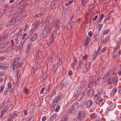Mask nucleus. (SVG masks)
Here are the masks:
<instances>
[{"instance_id": "obj_38", "label": "nucleus", "mask_w": 121, "mask_h": 121, "mask_svg": "<svg viewBox=\"0 0 121 121\" xmlns=\"http://www.w3.org/2000/svg\"><path fill=\"white\" fill-rule=\"evenodd\" d=\"M6 47L4 43H2L0 44V48L3 49Z\"/></svg>"}, {"instance_id": "obj_8", "label": "nucleus", "mask_w": 121, "mask_h": 121, "mask_svg": "<svg viewBox=\"0 0 121 121\" xmlns=\"http://www.w3.org/2000/svg\"><path fill=\"white\" fill-rule=\"evenodd\" d=\"M12 104H8L5 107L4 112H6L8 110L9 111L11 109V107L12 106Z\"/></svg>"}, {"instance_id": "obj_61", "label": "nucleus", "mask_w": 121, "mask_h": 121, "mask_svg": "<svg viewBox=\"0 0 121 121\" xmlns=\"http://www.w3.org/2000/svg\"><path fill=\"white\" fill-rule=\"evenodd\" d=\"M85 83L84 82H82L81 84L80 85V87H83L84 86V85L85 84Z\"/></svg>"}, {"instance_id": "obj_15", "label": "nucleus", "mask_w": 121, "mask_h": 121, "mask_svg": "<svg viewBox=\"0 0 121 121\" xmlns=\"http://www.w3.org/2000/svg\"><path fill=\"white\" fill-rule=\"evenodd\" d=\"M83 63V61L81 60L78 62V65L77 69L79 70L82 67Z\"/></svg>"}, {"instance_id": "obj_60", "label": "nucleus", "mask_w": 121, "mask_h": 121, "mask_svg": "<svg viewBox=\"0 0 121 121\" xmlns=\"http://www.w3.org/2000/svg\"><path fill=\"white\" fill-rule=\"evenodd\" d=\"M117 73L119 75H121V68L120 69L118 70Z\"/></svg>"}, {"instance_id": "obj_27", "label": "nucleus", "mask_w": 121, "mask_h": 121, "mask_svg": "<svg viewBox=\"0 0 121 121\" xmlns=\"http://www.w3.org/2000/svg\"><path fill=\"white\" fill-rule=\"evenodd\" d=\"M90 40V38L88 36H87L86 37L84 43H85V44H86V43H88L89 42Z\"/></svg>"}, {"instance_id": "obj_28", "label": "nucleus", "mask_w": 121, "mask_h": 121, "mask_svg": "<svg viewBox=\"0 0 121 121\" xmlns=\"http://www.w3.org/2000/svg\"><path fill=\"white\" fill-rule=\"evenodd\" d=\"M14 20H15V24H14L15 25L18 24L21 22V20L20 19H18L17 18L14 19Z\"/></svg>"}, {"instance_id": "obj_2", "label": "nucleus", "mask_w": 121, "mask_h": 121, "mask_svg": "<svg viewBox=\"0 0 121 121\" xmlns=\"http://www.w3.org/2000/svg\"><path fill=\"white\" fill-rule=\"evenodd\" d=\"M78 107V103H76L71 106L67 110V112L71 113H73L76 112Z\"/></svg>"}, {"instance_id": "obj_63", "label": "nucleus", "mask_w": 121, "mask_h": 121, "mask_svg": "<svg viewBox=\"0 0 121 121\" xmlns=\"http://www.w3.org/2000/svg\"><path fill=\"white\" fill-rule=\"evenodd\" d=\"M104 15L103 14H102L101 15L100 18L99 19V20L100 21H101L103 18L104 17Z\"/></svg>"}, {"instance_id": "obj_45", "label": "nucleus", "mask_w": 121, "mask_h": 121, "mask_svg": "<svg viewBox=\"0 0 121 121\" xmlns=\"http://www.w3.org/2000/svg\"><path fill=\"white\" fill-rule=\"evenodd\" d=\"M18 10H20V12L21 13H22L24 11V8L20 7L18 9Z\"/></svg>"}, {"instance_id": "obj_62", "label": "nucleus", "mask_w": 121, "mask_h": 121, "mask_svg": "<svg viewBox=\"0 0 121 121\" xmlns=\"http://www.w3.org/2000/svg\"><path fill=\"white\" fill-rule=\"evenodd\" d=\"M60 108V106H58L56 108V110H55V112H57L58 110H59Z\"/></svg>"}, {"instance_id": "obj_36", "label": "nucleus", "mask_w": 121, "mask_h": 121, "mask_svg": "<svg viewBox=\"0 0 121 121\" xmlns=\"http://www.w3.org/2000/svg\"><path fill=\"white\" fill-rule=\"evenodd\" d=\"M97 117L96 114H93L90 116L91 118V119H94L95 118Z\"/></svg>"}, {"instance_id": "obj_5", "label": "nucleus", "mask_w": 121, "mask_h": 121, "mask_svg": "<svg viewBox=\"0 0 121 121\" xmlns=\"http://www.w3.org/2000/svg\"><path fill=\"white\" fill-rule=\"evenodd\" d=\"M60 98L59 96H57L55 97L54 99L53 103V105L54 106L57 104V103L60 101Z\"/></svg>"}, {"instance_id": "obj_26", "label": "nucleus", "mask_w": 121, "mask_h": 121, "mask_svg": "<svg viewBox=\"0 0 121 121\" xmlns=\"http://www.w3.org/2000/svg\"><path fill=\"white\" fill-rule=\"evenodd\" d=\"M39 22H37L35 23V27H34V28L31 29V31L32 32L33 31H34L35 29H36L38 28Z\"/></svg>"}, {"instance_id": "obj_51", "label": "nucleus", "mask_w": 121, "mask_h": 121, "mask_svg": "<svg viewBox=\"0 0 121 121\" xmlns=\"http://www.w3.org/2000/svg\"><path fill=\"white\" fill-rule=\"evenodd\" d=\"M5 86L4 85L3 86L1 87L0 89V93H1L3 91L4 89V88Z\"/></svg>"}, {"instance_id": "obj_55", "label": "nucleus", "mask_w": 121, "mask_h": 121, "mask_svg": "<svg viewBox=\"0 0 121 121\" xmlns=\"http://www.w3.org/2000/svg\"><path fill=\"white\" fill-rule=\"evenodd\" d=\"M7 9H3L1 10L0 12L2 13L3 14L5 13L7 11Z\"/></svg>"}, {"instance_id": "obj_54", "label": "nucleus", "mask_w": 121, "mask_h": 121, "mask_svg": "<svg viewBox=\"0 0 121 121\" xmlns=\"http://www.w3.org/2000/svg\"><path fill=\"white\" fill-rule=\"evenodd\" d=\"M109 76V73H106L105 74L103 77L104 79H106V78Z\"/></svg>"}, {"instance_id": "obj_10", "label": "nucleus", "mask_w": 121, "mask_h": 121, "mask_svg": "<svg viewBox=\"0 0 121 121\" xmlns=\"http://www.w3.org/2000/svg\"><path fill=\"white\" fill-rule=\"evenodd\" d=\"M84 95V93L83 91H80L77 95V99L79 100H80L83 97Z\"/></svg>"}, {"instance_id": "obj_59", "label": "nucleus", "mask_w": 121, "mask_h": 121, "mask_svg": "<svg viewBox=\"0 0 121 121\" xmlns=\"http://www.w3.org/2000/svg\"><path fill=\"white\" fill-rule=\"evenodd\" d=\"M58 63L59 66L61 65L62 63L61 60H59L58 61Z\"/></svg>"}, {"instance_id": "obj_30", "label": "nucleus", "mask_w": 121, "mask_h": 121, "mask_svg": "<svg viewBox=\"0 0 121 121\" xmlns=\"http://www.w3.org/2000/svg\"><path fill=\"white\" fill-rule=\"evenodd\" d=\"M36 56L38 57H39L41 54V52L39 50H38L37 51H36Z\"/></svg>"}, {"instance_id": "obj_57", "label": "nucleus", "mask_w": 121, "mask_h": 121, "mask_svg": "<svg viewBox=\"0 0 121 121\" xmlns=\"http://www.w3.org/2000/svg\"><path fill=\"white\" fill-rule=\"evenodd\" d=\"M31 47V44L29 43L28 44H27L26 47V48H27L29 49H30V48Z\"/></svg>"}, {"instance_id": "obj_23", "label": "nucleus", "mask_w": 121, "mask_h": 121, "mask_svg": "<svg viewBox=\"0 0 121 121\" xmlns=\"http://www.w3.org/2000/svg\"><path fill=\"white\" fill-rule=\"evenodd\" d=\"M56 117V114L55 113L54 114L52 115L49 121H53L55 118Z\"/></svg>"}, {"instance_id": "obj_14", "label": "nucleus", "mask_w": 121, "mask_h": 121, "mask_svg": "<svg viewBox=\"0 0 121 121\" xmlns=\"http://www.w3.org/2000/svg\"><path fill=\"white\" fill-rule=\"evenodd\" d=\"M113 78L112 76L110 77L107 79L108 83V84L111 85L112 82Z\"/></svg>"}, {"instance_id": "obj_4", "label": "nucleus", "mask_w": 121, "mask_h": 121, "mask_svg": "<svg viewBox=\"0 0 121 121\" xmlns=\"http://www.w3.org/2000/svg\"><path fill=\"white\" fill-rule=\"evenodd\" d=\"M60 24V21L58 18L56 19V21L54 23H52L51 26H54V27L56 29V30H58L59 28V25Z\"/></svg>"}, {"instance_id": "obj_24", "label": "nucleus", "mask_w": 121, "mask_h": 121, "mask_svg": "<svg viewBox=\"0 0 121 121\" xmlns=\"http://www.w3.org/2000/svg\"><path fill=\"white\" fill-rule=\"evenodd\" d=\"M20 71L19 69H17L16 70L17 77V78L19 79L20 77Z\"/></svg>"}, {"instance_id": "obj_47", "label": "nucleus", "mask_w": 121, "mask_h": 121, "mask_svg": "<svg viewBox=\"0 0 121 121\" xmlns=\"http://www.w3.org/2000/svg\"><path fill=\"white\" fill-rule=\"evenodd\" d=\"M6 39V37L4 36L1 37L0 38V41H4L5 39Z\"/></svg>"}, {"instance_id": "obj_21", "label": "nucleus", "mask_w": 121, "mask_h": 121, "mask_svg": "<svg viewBox=\"0 0 121 121\" xmlns=\"http://www.w3.org/2000/svg\"><path fill=\"white\" fill-rule=\"evenodd\" d=\"M12 48V47L10 46H9L5 50V52H8L11 51L12 50H14L15 49V48Z\"/></svg>"}, {"instance_id": "obj_17", "label": "nucleus", "mask_w": 121, "mask_h": 121, "mask_svg": "<svg viewBox=\"0 0 121 121\" xmlns=\"http://www.w3.org/2000/svg\"><path fill=\"white\" fill-rule=\"evenodd\" d=\"M37 36V34L35 33L33 35L32 37L30 39L31 41L34 42L36 40Z\"/></svg>"}, {"instance_id": "obj_35", "label": "nucleus", "mask_w": 121, "mask_h": 121, "mask_svg": "<svg viewBox=\"0 0 121 121\" xmlns=\"http://www.w3.org/2000/svg\"><path fill=\"white\" fill-rule=\"evenodd\" d=\"M108 37H107L105 39L104 41L102 40L101 41V43H103L104 44V43H107V42L108 41Z\"/></svg>"}, {"instance_id": "obj_22", "label": "nucleus", "mask_w": 121, "mask_h": 121, "mask_svg": "<svg viewBox=\"0 0 121 121\" xmlns=\"http://www.w3.org/2000/svg\"><path fill=\"white\" fill-rule=\"evenodd\" d=\"M118 82V78L117 76H115L113 78V84L114 85H116Z\"/></svg>"}, {"instance_id": "obj_19", "label": "nucleus", "mask_w": 121, "mask_h": 121, "mask_svg": "<svg viewBox=\"0 0 121 121\" xmlns=\"http://www.w3.org/2000/svg\"><path fill=\"white\" fill-rule=\"evenodd\" d=\"M116 105L115 104H113L112 105H109L108 107L107 110L108 111L111 110L115 107Z\"/></svg>"}, {"instance_id": "obj_34", "label": "nucleus", "mask_w": 121, "mask_h": 121, "mask_svg": "<svg viewBox=\"0 0 121 121\" xmlns=\"http://www.w3.org/2000/svg\"><path fill=\"white\" fill-rule=\"evenodd\" d=\"M52 39L55 38L56 37L55 32L53 30L52 31Z\"/></svg>"}, {"instance_id": "obj_37", "label": "nucleus", "mask_w": 121, "mask_h": 121, "mask_svg": "<svg viewBox=\"0 0 121 121\" xmlns=\"http://www.w3.org/2000/svg\"><path fill=\"white\" fill-rule=\"evenodd\" d=\"M52 23H51L50 24V26H48L47 27V29H48V32H50V30L51 29L52 27H54V26H51Z\"/></svg>"}, {"instance_id": "obj_20", "label": "nucleus", "mask_w": 121, "mask_h": 121, "mask_svg": "<svg viewBox=\"0 0 121 121\" xmlns=\"http://www.w3.org/2000/svg\"><path fill=\"white\" fill-rule=\"evenodd\" d=\"M73 23L69 22L67 26V28L68 30L71 29L72 28V26L73 25Z\"/></svg>"}, {"instance_id": "obj_3", "label": "nucleus", "mask_w": 121, "mask_h": 121, "mask_svg": "<svg viewBox=\"0 0 121 121\" xmlns=\"http://www.w3.org/2000/svg\"><path fill=\"white\" fill-rule=\"evenodd\" d=\"M99 77L97 78V80L95 81V79L93 78H91L89 80V83L88 85V87L89 88H91L93 86L94 83V85L95 86L98 83L99 81Z\"/></svg>"}, {"instance_id": "obj_56", "label": "nucleus", "mask_w": 121, "mask_h": 121, "mask_svg": "<svg viewBox=\"0 0 121 121\" xmlns=\"http://www.w3.org/2000/svg\"><path fill=\"white\" fill-rule=\"evenodd\" d=\"M77 63V62H76L75 61L72 64H71V66L73 68L75 65H76Z\"/></svg>"}, {"instance_id": "obj_50", "label": "nucleus", "mask_w": 121, "mask_h": 121, "mask_svg": "<svg viewBox=\"0 0 121 121\" xmlns=\"http://www.w3.org/2000/svg\"><path fill=\"white\" fill-rule=\"evenodd\" d=\"M109 31V29H107L104 31L103 33L104 35H106L108 33Z\"/></svg>"}, {"instance_id": "obj_18", "label": "nucleus", "mask_w": 121, "mask_h": 121, "mask_svg": "<svg viewBox=\"0 0 121 121\" xmlns=\"http://www.w3.org/2000/svg\"><path fill=\"white\" fill-rule=\"evenodd\" d=\"M92 104V101L90 100L88 101L86 104V106L87 108L90 107L91 105Z\"/></svg>"}, {"instance_id": "obj_64", "label": "nucleus", "mask_w": 121, "mask_h": 121, "mask_svg": "<svg viewBox=\"0 0 121 121\" xmlns=\"http://www.w3.org/2000/svg\"><path fill=\"white\" fill-rule=\"evenodd\" d=\"M4 43L5 44V45L6 46V47L9 44V41H7Z\"/></svg>"}, {"instance_id": "obj_31", "label": "nucleus", "mask_w": 121, "mask_h": 121, "mask_svg": "<svg viewBox=\"0 0 121 121\" xmlns=\"http://www.w3.org/2000/svg\"><path fill=\"white\" fill-rule=\"evenodd\" d=\"M63 55L61 53H59L57 56L58 60H62V59Z\"/></svg>"}, {"instance_id": "obj_29", "label": "nucleus", "mask_w": 121, "mask_h": 121, "mask_svg": "<svg viewBox=\"0 0 121 121\" xmlns=\"http://www.w3.org/2000/svg\"><path fill=\"white\" fill-rule=\"evenodd\" d=\"M104 99H100L99 101V105H101V106H103V105L104 104Z\"/></svg>"}, {"instance_id": "obj_49", "label": "nucleus", "mask_w": 121, "mask_h": 121, "mask_svg": "<svg viewBox=\"0 0 121 121\" xmlns=\"http://www.w3.org/2000/svg\"><path fill=\"white\" fill-rule=\"evenodd\" d=\"M11 46H10L12 47H13L14 46V42L13 41V40L12 39H11Z\"/></svg>"}, {"instance_id": "obj_13", "label": "nucleus", "mask_w": 121, "mask_h": 121, "mask_svg": "<svg viewBox=\"0 0 121 121\" xmlns=\"http://www.w3.org/2000/svg\"><path fill=\"white\" fill-rule=\"evenodd\" d=\"M117 91V89L116 88V87H115L110 93V96L111 97H113L114 96Z\"/></svg>"}, {"instance_id": "obj_6", "label": "nucleus", "mask_w": 121, "mask_h": 121, "mask_svg": "<svg viewBox=\"0 0 121 121\" xmlns=\"http://www.w3.org/2000/svg\"><path fill=\"white\" fill-rule=\"evenodd\" d=\"M15 24V20L14 18H13L10 19L7 24L6 26L7 27L10 26L13 24Z\"/></svg>"}, {"instance_id": "obj_40", "label": "nucleus", "mask_w": 121, "mask_h": 121, "mask_svg": "<svg viewBox=\"0 0 121 121\" xmlns=\"http://www.w3.org/2000/svg\"><path fill=\"white\" fill-rule=\"evenodd\" d=\"M98 54L99 53H98V52H97L96 51L95 53H94L93 54V60H95V58L97 56Z\"/></svg>"}, {"instance_id": "obj_58", "label": "nucleus", "mask_w": 121, "mask_h": 121, "mask_svg": "<svg viewBox=\"0 0 121 121\" xmlns=\"http://www.w3.org/2000/svg\"><path fill=\"white\" fill-rule=\"evenodd\" d=\"M45 23V22L43 21H42L41 22H40L39 24L41 26H43Z\"/></svg>"}, {"instance_id": "obj_32", "label": "nucleus", "mask_w": 121, "mask_h": 121, "mask_svg": "<svg viewBox=\"0 0 121 121\" xmlns=\"http://www.w3.org/2000/svg\"><path fill=\"white\" fill-rule=\"evenodd\" d=\"M100 97V95L98 94L94 95V98L95 100H98Z\"/></svg>"}, {"instance_id": "obj_52", "label": "nucleus", "mask_w": 121, "mask_h": 121, "mask_svg": "<svg viewBox=\"0 0 121 121\" xmlns=\"http://www.w3.org/2000/svg\"><path fill=\"white\" fill-rule=\"evenodd\" d=\"M14 41L15 42V43L16 44H18L19 40L17 38H15L14 39Z\"/></svg>"}, {"instance_id": "obj_25", "label": "nucleus", "mask_w": 121, "mask_h": 121, "mask_svg": "<svg viewBox=\"0 0 121 121\" xmlns=\"http://www.w3.org/2000/svg\"><path fill=\"white\" fill-rule=\"evenodd\" d=\"M67 116L65 115L62 118L60 121H67Z\"/></svg>"}, {"instance_id": "obj_11", "label": "nucleus", "mask_w": 121, "mask_h": 121, "mask_svg": "<svg viewBox=\"0 0 121 121\" xmlns=\"http://www.w3.org/2000/svg\"><path fill=\"white\" fill-rule=\"evenodd\" d=\"M8 66L7 65L3 63H0V69L5 70L8 69Z\"/></svg>"}, {"instance_id": "obj_48", "label": "nucleus", "mask_w": 121, "mask_h": 121, "mask_svg": "<svg viewBox=\"0 0 121 121\" xmlns=\"http://www.w3.org/2000/svg\"><path fill=\"white\" fill-rule=\"evenodd\" d=\"M103 26V25L102 24H100L98 26V31H99L102 28V27Z\"/></svg>"}, {"instance_id": "obj_39", "label": "nucleus", "mask_w": 121, "mask_h": 121, "mask_svg": "<svg viewBox=\"0 0 121 121\" xmlns=\"http://www.w3.org/2000/svg\"><path fill=\"white\" fill-rule=\"evenodd\" d=\"M24 45V43H21L19 45V48L20 51H21L22 50L23 48V46Z\"/></svg>"}, {"instance_id": "obj_7", "label": "nucleus", "mask_w": 121, "mask_h": 121, "mask_svg": "<svg viewBox=\"0 0 121 121\" xmlns=\"http://www.w3.org/2000/svg\"><path fill=\"white\" fill-rule=\"evenodd\" d=\"M94 95L93 89L92 88L90 89L88 91L87 95L89 97H92Z\"/></svg>"}, {"instance_id": "obj_44", "label": "nucleus", "mask_w": 121, "mask_h": 121, "mask_svg": "<svg viewBox=\"0 0 121 121\" xmlns=\"http://www.w3.org/2000/svg\"><path fill=\"white\" fill-rule=\"evenodd\" d=\"M68 84V81H65L64 82L63 84V86L66 87V86Z\"/></svg>"}, {"instance_id": "obj_43", "label": "nucleus", "mask_w": 121, "mask_h": 121, "mask_svg": "<svg viewBox=\"0 0 121 121\" xmlns=\"http://www.w3.org/2000/svg\"><path fill=\"white\" fill-rule=\"evenodd\" d=\"M13 116H8V121H13Z\"/></svg>"}, {"instance_id": "obj_42", "label": "nucleus", "mask_w": 121, "mask_h": 121, "mask_svg": "<svg viewBox=\"0 0 121 121\" xmlns=\"http://www.w3.org/2000/svg\"><path fill=\"white\" fill-rule=\"evenodd\" d=\"M88 0H82V4L83 6H84L85 3L87 2Z\"/></svg>"}, {"instance_id": "obj_9", "label": "nucleus", "mask_w": 121, "mask_h": 121, "mask_svg": "<svg viewBox=\"0 0 121 121\" xmlns=\"http://www.w3.org/2000/svg\"><path fill=\"white\" fill-rule=\"evenodd\" d=\"M78 115L80 120H82L84 118L85 113L81 111L79 112Z\"/></svg>"}, {"instance_id": "obj_1", "label": "nucleus", "mask_w": 121, "mask_h": 121, "mask_svg": "<svg viewBox=\"0 0 121 121\" xmlns=\"http://www.w3.org/2000/svg\"><path fill=\"white\" fill-rule=\"evenodd\" d=\"M19 59L18 57L15 58L13 62V64L11 67V70L14 72L15 67H16L17 68H19L22 65V63L21 62H18Z\"/></svg>"}, {"instance_id": "obj_41", "label": "nucleus", "mask_w": 121, "mask_h": 121, "mask_svg": "<svg viewBox=\"0 0 121 121\" xmlns=\"http://www.w3.org/2000/svg\"><path fill=\"white\" fill-rule=\"evenodd\" d=\"M74 17V15H72L71 17H70V20L69 21V22H73V19Z\"/></svg>"}, {"instance_id": "obj_12", "label": "nucleus", "mask_w": 121, "mask_h": 121, "mask_svg": "<svg viewBox=\"0 0 121 121\" xmlns=\"http://www.w3.org/2000/svg\"><path fill=\"white\" fill-rule=\"evenodd\" d=\"M35 110V107L33 105H31L29 108V113L30 114H31L32 113L34 112Z\"/></svg>"}, {"instance_id": "obj_16", "label": "nucleus", "mask_w": 121, "mask_h": 121, "mask_svg": "<svg viewBox=\"0 0 121 121\" xmlns=\"http://www.w3.org/2000/svg\"><path fill=\"white\" fill-rule=\"evenodd\" d=\"M46 25L45 26L44 29L42 31V35H43V37L46 36L48 34L47 30L46 29Z\"/></svg>"}, {"instance_id": "obj_53", "label": "nucleus", "mask_w": 121, "mask_h": 121, "mask_svg": "<svg viewBox=\"0 0 121 121\" xmlns=\"http://www.w3.org/2000/svg\"><path fill=\"white\" fill-rule=\"evenodd\" d=\"M18 114V112H17V111H15L14 113L13 116L14 117H16L17 116V115Z\"/></svg>"}, {"instance_id": "obj_46", "label": "nucleus", "mask_w": 121, "mask_h": 121, "mask_svg": "<svg viewBox=\"0 0 121 121\" xmlns=\"http://www.w3.org/2000/svg\"><path fill=\"white\" fill-rule=\"evenodd\" d=\"M58 68L57 65L56 64L55 65H54L53 66V68L52 69L53 70H54V71H55L56 70V69H57Z\"/></svg>"}, {"instance_id": "obj_33", "label": "nucleus", "mask_w": 121, "mask_h": 121, "mask_svg": "<svg viewBox=\"0 0 121 121\" xmlns=\"http://www.w3.org/2000/svg\"><path fill=\"white\" fill-rule=\"evenodd\" d=\"M52 59L51 58L48 60V62L47 64V65L48 66H50L52 64Z\"/></svg>"}]
</instances>
